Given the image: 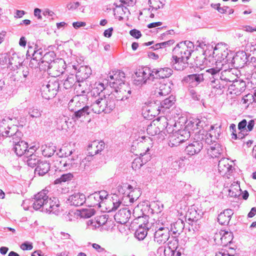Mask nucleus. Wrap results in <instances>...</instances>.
I'll return each instance as SVG.
<instances>
[{
  "mask_svg": "<svg viewBox=\"0 0 256 256\" xmlns=\"http://www.w3.org/2000/svg\"><path fill=\"white\" fill-rule=\"evenodd\" d=\"M104 143L102 141L100 142H94L88 146V152L86 157L82 160L81 158H79L77 154L76 156L73 155L65 162L64 164V167L66 169H67V167L69 168H76L80 166H81L82 168H85L86 162L91 161L94 155L98 154L99 152L104 150Z\"/></svg>",
  "mask_w": 256,
  "mask_h": 256,
  "instance_id": "f257e3e1",
  "label": "nucleus"
},
{
  "mask_svg": "<svg viewBox=\"0 0 256 256\" xmlns=\"http://www.w3.org/2000/svg\"><path fill=\"white\" fill-rule=\"evenodd\" d=\"M116 98L112 94L104 98H98L91 104L92 110L95 114L110 113L116 107Z\"/></svg>",
  "mask_w": 256,
  "mask_h": 256,
  "instance_id": "f03ea898",
  "label": "nucleus"
},
{
  "mask_svg": "<svg viewBox=\"0 0 256 256\" xmlns=\"http://www.w3.org/2000/svg\"><path fill=\"white\" fill-rule=\"evenodd\" d=\"M194 44L189 40L178 44L173 50L172 58L188 60L194 52Z\"/></svg>",
  "mask_w": 256,
  "mask_h": 256,
  "instance_id": "7ed1b4c3",
  "label": "nucleus"
},
{
  "mask_svg": "<svg viewBox=\"0 0 256 256\" xmlns=\"http://www.w3.org/2000/svg\"><path fill=\"white\" fill-rule=\"evenodd\" d=\"M48 190H43L34 196V200L32 204L33 208L36 210L42 208V211L50 213L52 210L54 205H52L50 198L46 195Z\"/></svg>",
  "mask_w": 256,
  "mask_h": 256,
  "instance_id": "20e7f679",
  "label": "nucleus"
},
{
  "mask_svg": "<svg viewBox=\"0 0 256 256\" xmlns=\"http://www.w3.org/2000/svg\"><path fill=\"white\" fill-rule=\"evenodd\" d=\"M10 136L12 138L10 142L12 144V150L18 156L25 155L28 146L26 142L22 140V133L16 129L15 133H11Z\"/></svg>",
  "mask_w": 256,
  "mask_h": 256,
  "instance_id": "39448f33",
  "label": "nucleus"
},
{
  "mask_svg": "<svg viewBox=\"0 0 256 256\" xmlns=\"http://www.w3.org/2000/svg\"><path fill=\"white\" fill-rule=\"evenodd\" d=\"M220 69L210 68L206 71L208 76L210 85L212 88L222 90L228 87L220 73Z\"/></svg>",
  "mask_w": 256,
  "mask_h": 256,
  "instance_id": "423d86ee",
  "label": "nucleus"
},
{
  "mask_svg": "<svg viewBox=\"0 0 256 256\" xmlns=\"http://www.w3.org/2000/svg\"><path fill=\"white\" fill-rule=\"evenodd\" d=\"M60 84L56 80H50L46 84H43L40 88L42 96L46 100L54 98L57 94Z\"/></svg>",
  "mask_w": 256,
  "mask_h": 256,
  "instance_id": "0eeeda50",
  "label": "nucleus"
},
{
  "mask_svg": "<svg viewBox=\"0 0 256 256\" xmlns=\"http://www.w3.org/2000/svg\"><path fill=\"white\" fill-rule=\"evenodd\" d=\"M135 74L137 78L136 80L138 82V84H146L149 81H154L155 80L154 68L152 70L148 66H144L138 69Z\"/></svg>",
  "mask_w": 256,
  "mask_h": 256,
  "instance_id": "6e6552de",
  "label": "nucleus"
},
{
  "mask_svg": "<svg viewBox=\"0 0 256 256\" xmlns=\"http://www.w3.org/2000/svg\"><path fill=\"white\" fill-rule=\"evenodd\" d=\"M108 76V83L114 88H118L121 85L126 84L125 82V74L122 70H117L110 72Z\"/></svg>",
  "mask_w": 256,
  "mask_h": 256,
  "instance_id": "1a4fd4ad",
  "label": "nucleus"
},
{
  "mask_svg": "<svg viewBox=\"0 0 256 256\" xmlns=\"http://www.w3.org/2000/svg\"><path fill=\"white\" fill-rule=\"evenodd\" d=\"M218 44L216 46L213 52V57L216 60V63H222V65L226 64H230L232 52L227 49L219 50Z\"/></svg>",
  "mask_w": 256,
  "mask_h": 256,
  "instance_id": "9d476101",
  "label": "nucleus"
},
{
  "mask_svg": "<svg viewBox=\"0 0 256 256\" xmlns=\"http://www.w3.org/2000/svg\"><path fill=\"white\" fill-rule=\"evenodd\" d=\"M248 56L244 51L238 52L234 56L232 53L230 64L236 70L238 68H242L248 62Z\"/></svg>",
  "mask_w": 256,
  "mask_h": 256,
  "instance_id": "9b49d317",
  "label": "nucleus"
},
{
  "mask_svg": "<svg viewBox=\"0 0 256 256\" xmlns=\"http://www.w3.org/2000/svg\"><path fill=\"white\" fill-rule=\"evenodd\" d=\"M229 178L230 177H228V180H226L224 184V191L228 192V196L230 197L236 198L239 196L242 192L240 182L238 180L231 182Z\"/></svg>",
  "mask_w": 256,
  "mask_h": 256,
  "instance_id": "f8f14e48",
  "label": "nucleus"
},
{
  "mask_svg": "<svg viewBox=\"0 0 256 256\" xmlns=\"http://www.w3.org/2000/svg\"><path fill=\"white\" fill-rule=\"evenodd\" d=\"M73 68L76 70V74L74 75L76 78V80L78 83L83 82L86 80L92 74V70L89 66H80L78 65L72 66ZM78 86H80V84H78Z\"/></svg>",
  "mask_w": 256,
  "mask_h": 256,
  "instance_id": "ddd939ff",
  "label": "nucleus"
},
{
  "mask_svg": "<svg viewBox=\"0 0 256 256\" xmlns=\"http://www.w3.org/2000/svg\"><path fill=\"white\" fill-rule=\"evenodd\" d=\"M117 101L127 100L131 96L132 90L127 84L121 85L118 88H114V92L111 93Z\"/></svg>",
  "mask_w": 256,
  "mask_h": 256,
  "instance_id": "4468645a",
  "label": "nucleus"
},
{
  "mask_svg": "<svg viewBox=\"0 0 256 256\" xmlns=\"http://www.w3.org/2000/svg\"><path fill=\"white\" fill-rule=\"evenodd\" d=\"M64 61L62 59L57 58L56 62L52 64V70H50V74L53 77H58L63 74L65 71Z\"/></svg>",
  "mask_w": 256,
  "mask_h": 256,
  "instance_id": "2eb2a0df",
  "label": "nucleus"
},
{
  "mask_svg": "<svg viewBox=\"0 0 256 256\" xmlns=\"http://www.w3.org/2000/svg\"><path fill=\"white\" fill-rule=\"evenodd\" d=\"M170 230L168 228L160 227L154 234V240L159 244L165 243L170 238Z\"/></svg>",
  "mask_w": 256,
  "mask_h": 256,
  "instance_id": "dca6fc26",
  "label": "nucleus"
},
{
  "mask_svg": "<svg viewBox=\"0 0 256 256\" xmlns=\"http://www.w3.org/2000/svg\"><path fill=\"white\" fill-rule=\"evenodd\" d=\"M204 80V78L203 74H195L184 76L182 80V82L183 83L188 84L192 87H194L198 86Z\"/></svg>",
  "mask_w": 256,
  "mask_h": 256,
  "instance_id": "f3484780",
  "label": "nucleus"
},
{
  "mask_svg": "<svg viewBox=\"0 0 256 256\" xmlns=\"http://www.w3.org/2000/svg\"><path fill=\"white\" fill-rule=\"evenodd\" d=\"M232 166L228 163V159L222 157L218 162V170L221 176L230 175L233 171Z\"/></svg>",
  "mask_w": 256,
  "mask_h": 256,
  "instance_id": "a211bd4d",
  "label": "nucleus"
},
{
  "mask_svg": "<svg viewBox=\"0 0 256 256\" xmlns=\"http://www.w3.org/2000/svg\"><path fill=\"white\" fill-rule=\"evenodd\" d=\"M150 151V148L148 146L146 148L144 152L140 154L141 158H136L134 160L132 164V169L140 168L142 166L144 162L146 163L150 160L151 154Z\"/></svg>",
  "mask_w": 256,
  "mask_h": 256,
  "instance_id": "6ab92c4d",
  "label": "nucleus"
},
{
  "mask_svg": "<svg viewBox=\"0 0 256 256\" xmlns=\"http://www.w3.org/2000/svg\"><path fill=\"white\" fill-rule=\"evenodd\" d=\"M237 72V70L234 68H229L220 72L222 78L228 88L231 84L230 83L232 84L236 78H238V74H236Z\"/></svg>",
  "mask_w": 256,
  "mask_h": 256,
  "instance_id": "aec40b11",
  "label": "nucleus"
},
{
  "mask_svg": "<svg viewBox=\"0 0 256 256\" xmlns=\"http://www.w3.org/2000/svg\"><path fill=\"white\" fill-rule=\"evenodd\" d=\"M212 136L211 133H209L204 130H200L198 133L196 134L194 139L200 140L201 142H203V144L204 142L210 146L216 143L214 140L212 139Z\"/></svg>",
  "mask_w": 256,
  "mask_h": 256,
  "instance_id": "412c9836",
  "label": "nucleus"
},
{
  "mask_svg": "<svg viewBox=\"0 0 256 256\" xmlns=\"http://www.w3.org/2000/svg\"><path fill=\"white\" fill-rule=\"evenodd\" d=\"M86 200V199L84 194L80 193H75L67 198L66 203L70 206H78L82 205Z\"/></svg>",
  "mask_w": 256,
  "mask_h": 256,
  "instance_id": "4be33fe9",
  "label": "nucleus"
},
{
  "mask_svg": "<svg viewBox=\"0 0 256 256\" xmlns=\"http://www.w3.org/2000/svg\"><path fill=\"white\" fill-rule=\"evenodd\" d=\"M130 215V211L128 208H124L115 214L114 218L118 223L125 224L128 221Z\"/></svg>",
  "mask_w": 256,
  "mask_h": 256,
  "instance_id": "5701e85b",
  "label": "nucleus"
},
{
  "mask_svg": "<svg viewBox=\"0 0 256 256\" xmlns=\"http://www.w3.org/2000/svg\"><path fill=\"white\" fill-rule=\"evenodd\" d=\"M192 142L189 144L186 148L185 150L190 156L199 153L203 148V142L200 140H194Z\"/></svg>",
  "mask_w": 256,
  "mask_h": 256,
  "instance_id": "b1692460",
  "label": "nucleus"
},
{
  "mask_svg": "<svg viewBox=\"0 0 256 256\" xmlns=\"http://www.w3.org/2000/svg\"><path fill=\"white\" fill-rule=\"evenodd\" d=\"M224 152V148L220 144L215 143L214 145L210 146L208 148V154L212 158H220Z\"/></svg>",
  "mask_w": 256,
  "mask_h": 256,
  "instance_id": "393cba45",
  "label": "nucleus"
},
{
  "mask_svg": "<svg viewBox=\"0 0 256 256\" xmlns=\"http://www.w3.org/2000/svg\"><path fill=\"white\" fill-rule=\"evenodd\" d=\"M86 98L83 97L82 98L78 96H74L69 102L68 104V109L70 111H74L76 109L85 106Z\"/></svg>",
  "mask_w": 256,
  "mask_h": 256,
  "instance_id": "a878e982",
  "label": "nucleus"
},
{
  "mask_svg": "<svg viewBox=\"0 0 256 256\" xmlns=\"http://www.w3.org/2000/svg\"><path fill=\"white\" fill-rule=\"evenodd\" d=\"M233 214L232 210L226 209L218 214V221L222 225H228Z\"/></svg>",
  "mask_w": 256,
  "mask_h": 256,
  "instance_id": "bb28decb",
  "label": "nucleus"
},
{
  "mask_svg": "<svg viewBox=\"0 0 256 256\" xmlns=\"http://www.w3.org/2000/svg\"><path fill=\"white\" fill-rule=\"evenodd\" d=\"M173 72L172 69L169 68H154V78L163 79L169 78Z\"/></svg>",
  "mask_w": 256,
  "mask_h": 256,
  "instance_id": "cd10ccee",
  "label": "nucleus"
},
{
  "mask_svg": "<svg viewBox=\"0 0 256 256\" xmlns=\"http://www.w3.org/2000/svg\"><path fill=\"white\" fill-rule=\"evenodd\" d=\"M176 98L173 95H170L168 97L162 100L160 102V106L156 108V110L159 112L162 110L164 112L166 109H168L172 107L175 103Z\"/></svg>",
  "mask_w": 256,
  "mask_h": 256,
  "instance_id": "c85d7f7f",
  "label": "nucleus"
},
{
  "mask_svg": "<svg viewBox=\"0 0 256 256\" xmlns=\"http://www.w3.org/2000/svg\"><path fill=\"white\" fill-rule=\"evenodd\" d=\"M91 111H92V107H90L88 106H85L78 109H76V110L73 111L74 112L72 116L73 118L78 120L83 116L85 117L89 115Z\"/></svg>",
  "mask_w": 256,
  "mask_h": 256,
  "instance_id": "c756f323",
  "label": "nucleus"
},
{
  "mask_svg": "<svg viewBox=\"0 0 256 256\" xmlns=\"http://www.w3.org/2000/svg\"><path fill=\"white\" fill-rule=\"evenodd\" d=\"M246 87V82L242 79L237 78L230 85L228 88L235 91V93H236L238 92L244 91Z\"/></svg>",
  "mask_w": 256,
  "mask_h": 256,
  "instance_id": "7c9ffc66",
  "label": "nucleus"
},
{
  "mask_svg": "<svg viewBox=\"0 0 256 256\" xmlns=\"http://www.w3.org/2000/svg\"><path fill=\"white\" fill-rule=\"evenodd\" d=\"M50 164L46 162H41L38 163L36 167L34 174L40 176H43L50 172Z\"/></svg>",
  "mask_w": 256,
  "mask_h": 256,
  "instance_id": "2f4dec72",
  "label": "nucleus"
},
{
  "mask_svg": "<svg viewBox=\"0 0 256 256\" xmlns=\"http://www.w3.org/2000/svg\"><path fill=\"white\" fill-rule=\"evenodd\" d=\"M154 94L158 96H166L171 91L170 86L164 84H155Z\"/></svg>",
  "mask_w": 256,
  "mask_h": 256,
  "instance_id": "473e14b6",
  "label": "nucleus"
},
{
  "mask_svg": "<svg viewBox=\"0 0 256 256\" xmlns=\"http://www.w3.org/2000/svg\"><path fill=\"white\" fill-rule=\"evenodd\" d=\"M40 150L44 156L50 158L56 152V147L53 144L48 143L42 145L40 147Z\"/></svg>",
  "mask_w": 256,
  "mask_h": 256,
  "instance_id": "72a5a7b5",
  "label": "nucleus"
},
{
  "mask_svg": "<svg viewBox=\"0 0 256 256\" xmlns=\"http://www.w3.org/2000/svg\"><path fill=\"white\" fill-rule=\"evenodd\" d=\"M187 61V60L184 59H176L172 58L170 64L176 70H182L188 66Z\"/></svg>",
  "mask_w": 256,
  "mask_h": 256,
  "instance_id": "f704fd0d",
  "label": "nucleus"
},
{
  "mask_svg": "<svg viewBox=\"0 0 256 256\" xmlns=\"http://www.w3.org/2000/svg\"><path fill=\"white\" fill-rule=\"evenodd\" d=\"M106 88L103 83L95 84L94 88L92 90V94L94 96L99 98H104L105 94Z\"/></svg>",
  "mask_w": 256,
  "mask_h": 256,
  "instance_id": "c9c22d12",
  "label": "nucleus"
},
{
  "mask_svg": "<svg viewBox=\"0 0 256 256\" xmlns=\"http://www.w3.org/2000/svg\"><path fill=\"white\" fill-rule=\"evenodd\" d=\"M7 120L5 118L0 122V136L12 138L10 134L15 133V132L10 130L11 128L7 124Z\"/></svg>",
  "mask_w": 256,
  "mask_h": 256,
  "instance_id": "e433bc0d",
  "label": "nucleus"
},
{
  "mask_svg": "<svg viewBox=\"0 0 256 256\" xmlns=\"http://www.w3.org/2000/svg\"><path fill=\"white\" fill-rule=\"evenodd\" d=\"M20 82L24 85H29L32 81V74L30 72V69L28 67L22 68V70L21 72Z\"/></svg>",
  "mask_w": 256,
  "mask_h": 256,
  "instance_id": "4c0bfd02",
  "label": "nucleus"
},
{
  "mask_svg": "<svg viewBox=\"0 0 256 256\" xmlns=\"http://www.w3.org/2000/svg\"><path fill=\"white\" fill-rule=\"evenodd\" d=\"M201 212H198L194 208H191L188 210L186 215V219L189 222H197L198 220L202 218L203 212L200 214Z\"/></svg>",
  "mask_w": 256,
  "mask_h": 256,
  "instance_id": "58836bf2",
  "label": "nucleus"
},
{
  "mask_svg": "<svg viewBox=\"0 0 256 256\" xmlns=\"http://www.w3.org/2000/svg\"><path fill=\"white\" fill-rule=\"evenodd\" d=\"M98 194L96 192L90 195L87 198V201L89 203L88 205L90 207H100V200Z\"/></svg>",
  "mask_w": 256,
  "mask_h": 256,
  "instance_id": "ea45409f",
  "label": "nucleus"
},
{
  "mask_svg": "<svg viewBox=\"0 0 256 256\" xmlns=\"http://www.w3.org/2000/svg\"><path fill=\"white\" fill-rule=\"evenodd\" d=\"M118 191H120V189L126 188L130 190V192L128 194V196L130 197L132 196H133V194H132V192H135L136 191V190L139 188L137 187L136 182H134L132 180V184H129L128 183H122V185H119L118 187Z\"/></svg>",
  "mask_w": 256,
  "mask_h": 256,
  "instance_id": "a19ab883",
  "label": "nucleus"
},
{
  "mask_svg": "<svg viewBox=\"0 0 256 256\" xmlns=\"http://www.w3.org/2000/svg\"><path fill=\"white\" fill-rule=\"evenodd\" d=\"M184 228V223L182 220H178L176 222L171 226V231L174 234H180L182 232Z\"/></svg>",
  "mask_w": 256,
  "mask_h": 256,
  "instance_id": "79ce46f5",
  "label": "nucleus"
},
{
  "mask_svg": "<svg viewBox=\"0 0 256 256\" xmlns=\"http://www.w3.org/2000/svg\"><path fill=\"white\" fill-rule=\"evenodd\" d=\"M70 145L64 146L60 148L58 152H56L60 158L68 157L74 153L75 150L70 148Z\"/></svg>",
  "mask_w": 256,
  "mask_h": 256,
  "instance_id": "37998d69",
  "label": "nucleus"
},
{
  "mask_svg": "<svg viewBox=\"0 0 256 256\" xmlns=\"http://www.w3.org/2000/svg\"><path fill=\"white\" fill-rule=\"evenodd\" d=\"M78 82L76 76L73 74H70L68 76L66 80L64 82V88L68 90L71 88L72 86L77 84Z\"/></svg>",
  "mask_w": 256,
  "mask_h": 256,
  "instance_id": "c03bdc74",
  "label": "nucleus"
},
{
  "mask_svg": "<svg viewBox=\"0 0 256 256\" xmlns=\"http://www.w3.org/2000/svg\"><path fill=\"white\" fill-rule=\"evenodd\" d=\"M56 58V54L54 51H50L46 52L42 58V60L44 61L45 64L48 63L52 65V64L56 62L57 58Z\"/></svg>",
  "mask_w": 256,
  "mask_h": 256,
  "instance_id": "a18cd8bd",
  "label": "nucleus"
},
{
  "mask_svg": "<svg viewBox=\"0 0 256 256\" xmlns=\"http://www.w3.org/2000/svg\"><path fill=\"white\" fill-rule=\"evenodd\" d=\"M26 156L27 158V164L30 167L34 168L38 166L40 162V160L38 156L35 154H30L29 156Z\"/></svg>",
  "mask_w": 256,
  "mask_h": 256,
  "instance_id": "49530a36",
  "label": "nucleus"
},
{
  "mask_svg": "<svg viewBox=\"0 0 256 256\" xmlns=\"http://www.w3.org/2000/svg\"><path fill=\"white\" fill-rule=\"evenodd\" d=\"M147 234L148 230L142 227V224H140L135 232V236L139 240H143L146 236Z\"/></svg>",
  "mask_w": 256,
  "mask_h": 256,
  "instance_id": "de8ad7c7",
  "label": "nucleus"
},
{
  "mask_svg": "<svg viewBox=\"0 0 256 256\" xmlns=\"http://www.w3.org/2000/svg\"><path fill=\"white\" fill-rule=\"evenodd\" d=\"M148 4L152 10H158L160 8H162L165 4L164 0H148Z\"/></svg>",
  "mask_w": 256,
  "mask_h": 256,
  "instance_id": "09e8293b",
  "label": "nucleus"
},
{
  "mask_svg": "<svg viewBox=\"0 0 256 256\" xmlns=\"http://www.w3.org/2000/svg\"><path fill=\"white\" fill-rule=\"evenodd\" d=\"M176 134L179 136L180 140L182 141V142L188 140L190 136V131L186 129L179 130Z\"/></svg>",
  "mask_w": 256,
  "mask_h": 256,
  "instance_id": "8fccbe9b",
  "label": "nucleus"
},
{
  "mask_svg": "<svg viewBox=\"0 0 256 256\" xmlns=\"http://www.w3.org/2000/svg\"><path fill=\"white\" fill-rule=\"evenodd\" d=\"M146 132L150 136H154L158 134L160 130L158 126H156L155 124H150L148 126Z\"/></svg>",
  "mask_w": 256,
  "mask_h": 256,
  "instance_id": "3c124183",
  "label": "nucleus"
},
{
  "mask_svg": "<svg viewBox=\"0 0 256 256\" xmlns=\"http://www.w3.org/2000/svg\"><path fill=\"white\" fill-rule=\"evenodd\" d=\"M181 143L182 142L180 140L179 136H178L177 134H176L170 136L168 142V146L170 147L176 146Z\"/></svg>",
  "mask_w": 256,
  "mask_h": 256,
  "instance_id": "603ef678",
  "label": "nucleus"
},
{
  "mask_svg": "<svg viewBox=\"0 0 256 256\" xmlns=\"http://www.w3.org/2000/svg\"><path fill=\"white\" fill-rule=\"evenodd\" d=\"M42 111L36 108H30L28 114L32 118H38L42 116Z\"/></svg>",
  "mask_w": 256,
  "mask_h": 256,
  "instance_id": "864d4df0",
  "label": "nucleus"
},
{
  "mask_svg": "<svg viewBox=\"0 0 256 256\" xmlns=\"http://www.w3.org/2000/svg\"><path fill=\"white\" fill-rule=\"evenodd\" d=\"M95 210L92 208L83 209L80 213V216L84 218H89L94 215Z\"/></svg>",
  "mask_w": 256,
  "mask_h": 256,
  "instance_id": "5fc2aeb1",
  "label": "nucleus"
},
{
  "mask_svg": "<svg viewBox=\"0 0 256 256\" xmlns=\"http://www.w3.org/2000/svg\"><path fill=\"white\" fill-rule=\"evenodd\" d=\"M8 62L10 64H12V63L10 62V59L9 58L8 54H0V64L1 65H5L7 64Z\"/></svg>",
  "mask_w": 256,
  "mask_h": 256,
  "instance_id": "6e6d98bb",
  "label": "nucleus"
},
{
  "mask_svg": "<svg viewBox=\"0 0 256 256\" xmlns=\"http://www.w3.org/2000/svg\"><path fill=\"white\" fill-rule=\"evenodd\" d=\"M39 68L40 71H47L49 74H50V70L52 68L51 64L48 63L45 64L42 60L40 61Z\"/></svg>",
  "mask_w": 256,
  "mask_h": 256,
  "instance_id": "4d7b16f0",
  "label": "nucleus"
},
{
  "mask_svg": "<svg viewBox=\"0 0 256 256\" xmlns=\"http://www.w3.org/2000/svg\"><path fill=\"white\" fill-rule=\"evenodd\" d=\"M30 59V58H29ZM40 60L35 58H34L31 57L29 63V66L32 68H36L40 66Z\"/></svg>",
  "mask_w": 256,
  "mask_h": 256,
  "instance_id": "13d9d810",
  "label": "nucleus"
},
{
  "mask_svg": "<svg viewBox=\"0 0 256 256\" xmlns=\"http://www.w3.org/2000/svg\"><path fill=\"white\" fill-rule=\"evenodd\" d=\"M71 180L70 177H60L54 182L55 184H60L64 185L66 182Z\"/></svg>",
  "mask_w": 256,
  "mask_h": 256,
  "instance_id": "bf43d9fd",
  "label": "nucleus"
},
{
  "mask_svg": "<svg viewBox=\"0 0 256 256\" xmlns=\"http://www.w3.org/2000/svg\"><path fill=\"white\" fill-rule=\"evenodd\" d=\"M76 96H78L80 98H83L84 97L86 98V102L88 100V91L86 90H77L76 92Z\"/></svg>",
  "mask_w": 256,
  "mask_h": 256,
  "instance_id": "052dcab7",
  "label": "nucleus"
},
{
  "mask_svg": "<svg viewBox=\"0 0 256 256\" xmlns=\"http://www.w3.org/2000/svg\"><path fill=\"white\" fill-rule=\"evenodd\" d=\"M20 248L23 250H30L32 249L33 246L32 242H25L20 245Z\"/></svg>",
  "mask_w": 256,
  "mask_h": 256,
  "instance_id": "680f3d73",
  "label": "nucleus"
},
{
  "mask_svg": "<svg viewBox=\"0 0 256 256\" xmlns=\"http://www.w3.org/2000/svg\"><path fill=\"white\" fill-rule=\"evenodd\" d=\"M248 133L247 131L242 130L240 131V132L237 134L236 133L235 134H232V138L236 140V139H242L244 138L246 136H247Z\"/></svg>",
  "mask_w": 256,
  "mask_h": 256,
  "instance_id": "e2e57ef3",
  "label": "nucleus"
},
{
  "mask_svg": "<svg viewBox=\"0 0 256 256\" xmlns=\"http://www.w3.org/2000/svg\"><path fill=\"white\" fill-rule=\"evenodd\" d=\"M98 220L97 217L94 218V219H92L89 220L88 222V226H90L92 228H99L100 226H99V224L98 223Z\"/></svg>",
  "mask_w": 256,
  "mask_h": 256,
  "instance_id": "0e129e2a",
  "label": "nucleus"
},
{
  "mask_svg": "<svg viewBox=\"0 0 256 256\" xmlns=\"http://www.w3.org/2000/svg\"><path fill=\"white\" fill-rule=\"evenodd\" d=\"M43 52L42 48L37 49L36 50L33 57L40 61L42 60L43 58Z\"/></svg>",
  "mask_w": 256,
  "mask_h": 256,
  "instance_id": "69168bd1",
  "label": "nucleus"
},
{
  "mask_svg": "<svg viewBox=\"0 0 256 256\" xmlns=\"http://www.w3.org/2000/svg\"><path fill=\"white\" fill-rule=\"evenodd\" d=\"M150 206L156 209L157 208V209L156 210V212L157 213L160 212L163 208V204H161L160 202H154L151 204Z\"/></svg>",
  "mask_w": 256,
  "mask_h": 256,
  "instance_id": "338daca9",
  "label": "nucleus"
},
{
  "mask_svg": "<svg viewBox=\"0 0 256 256\" xmlns=\"http://www.w3.org/2000/svg\"><path fill=\"white\" fill-rule=\"evenodd\" d=\"M130 34L136 38H139L142 36L141 32L136 29H132L130 31Z\"/></svg>",
  "mask_w": 256,
  "mask_h": 256,
  "instance_id": "774afa93",
  "label": "nucleus"
}]
</instances>
